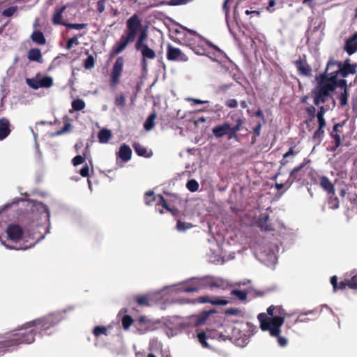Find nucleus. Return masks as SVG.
Instances as JSON below:
<instances>
[{
  "label": "nucleus",
  "mask_w": 357,
  "mask_h": 357,
  "mask_svg": "<svg viewBox=\"0 0 357 357\" xmlns=\"http://www.w3.org/2000/svg\"><path fill=\"white\" fill-rule=\"evenodd\" d=\"M73 310L69 306L62 311H59L40 319H35L24 324L22 328L6 333L0 337V353L10 351L12 347L20 344H31L34 342L35 336H43L47 331L58 324L63 318V313Z\"/></svg>",
  "instance_id": "f257e3e1"
},
{
  "label": "nucleus",
  "mask_w": 357,
  "mask_h": 357,
  "mask_svg": "<svg viewBox=\"0 0 357 357\" xmlns=\"http://www.w3.org/2000/svg\"><path fill=\"white\" fill-rule=\"evenodd\" d=\"M287 314L280 305H271L267 308V313H259L257 319L259 321V326L262 331H268L271 337L277 339L278 344L284 347L288 344L289 331L291 329V324L287 323L286 331L282 335L281 327L284 323Z\"/></svg>",
  "instance_id": "f03ea898"
},
{
  "label": "nucleus",
  "mask_w": 357,
  "mask_h": 357,
  "mask_svg": "<svg viewBox=\"0 0 357 357\" xmlns=\"http://www.w3.org/2000/svg\"><path fill=\"white\" fill-rule=\"evenodd\" d=\"M211 283L206 278H191L189 280L172 284L164 287L160 292L167 291L169 294H177L179 292H195L199 290L211 287Z\"/></svg>",
  "instance_id": "7ed1b4c3"
},
{
  "label": "nucleus",
  "mask_w": 357,
  "mask_h": 357,
  "mask_svg": "<svg viewBox=\"0 0 357 357\" xmlns=\"http://www.w3.org/2000/svg\"><path fill=\"white\" fill-rule=\"evenodd\" d=\"M210 231L213 234L211 239L208 241L210 245V253L208 259L212 263H222L223 261L222 244L223 243V234L221 227L215 224L209 225Z\"/></svg>",
  "instance_id": "20e7f679"
},
{
  "label": "nucleus",
  "mask_w": 357,
  "mask_h": 357,
  "mask_svg": "<svg viewBox=\"0 0 357 357\" xmlns=\"http://www.w3.org/2000/svg\"><path fill=\"white\" fill-rule=\"evenodd\" d=\"M188 31L186 36L188 39V45L197 54H206L211 53L212 51L216 52L218 54H221V50L213 45L211 43L204 38L195 31L184 28Z\"/></svg>",
  "instance_id": "39448f33"
},
{
  "label": "nucleus",
  "mask_w": 357,
  "mask_h": 357,
  "mask_svg": "<svg viewBox=\"0 0 357 357\" xmlns=\"http://www.w3.org/2000/svg\"><path fill=\"white\" fill-rule=\"evenodd\" d=\"M229 117L233 122L228 121L225 123V136L229 140H233L236 142H239L240 138L237 132L243 129V112L241 110L236 111L231 113Z\"/></svg>",
  "instance_id": "423d86ee"
},
{
  "label": "nucleus",
  "mask_w": 357,
  "mask_h": 357,
  "mask_svg": "<svg viewBox=\"0 0 357 357\" xmlns=\"http://www.w3.org/2000/svg\"><path fill=\"white\" fill-rule=\"evenodd\" d=\"M144 202L148 206L155 204V210L161 214L165 213V210L170 212L173 215H176L178 213V210L171 208L161 195H155L152 190L145 193Z\"/></svg>",
  "instance_id": "0eeeda50"
},
{
  "label": "nucleus",
  "mask_w": 357,
  "mask_h": 357,
  "mask_svg": "<svg viewBox=\"0 0 357 357\" xmlns=\"http://www.w3.org/2000/svg\"><path fill=\"white\" fill-rule=\"evenodd\" d=\"M328 71L326 69L323 73L317 76L315 79L317 82V91L329 96L330 93L335 91V85H334L335 76H333L332 72L328 73Z\"/></svg>",
  "instance_id": "6e6552de"
},
{
  "label": "nucleus",
  "mask_w": 357,
  "mask_h": 357,
  "mask_svg": "<svg viewBox=\"0 0 357 357\" xmlns=\"http://www.w3.org/2000/svg\"><path fill=\"white\" fill-rule=\"evenodd\" d=\"M310 162V160L305 159L304 161L298 166L293 168L289 172V177L287 180V188H289L294 183L304 184L306 174L305 166Z\"/></svg>",
  "instance_id": "1a4fd4ad"
},
{
  "label": "nucleus",
  "mask_w": 357,
  "mask_h": 357,
  "mask_svg": "<svg viewBox=\"0 0 357 357\" xmlns=\"http://www.w3.org/2000/svg\"><path fill=\"white\" fill-rule=\"evenodd\" d=\"M242 326H243L225 324V340L228 339L235 344L243 347L245 344L246 339L242 335Z\"/></svg>",
  "instance_id": "9d476101"
},
{
  "label": "nucleus",
  "mask_w": 357,
  "mask_h": 357,
  "mask_svg": "<svg viewBox=\"0 0 357 357\" xmlns=\"http://www.w3.org/2000/svg\"><path fill=\"white\" fill-rule=\"evenodd\" d=\"M334 66H337L338 69L333 72L337 73L342 77H346L349 74H355L356 73L357 64H350L349 59L344 61V64L340 61H336L333 59H331L327 63L326 70H329L330 68Z\"/></svg>",
  "instance_id": "9b49d317"
},
{
  "label": "nucleus",
  "mask_w": 357,
  "mask_h": 357,
  "mask_svg": "<svg viewBox=\"0 0 357 357\" xmlns=\"http://www.w3.org/2000/svg\"><path fill=\"white\" fill-rule=\"evenodd\" d=\"M26 83L30 88L37 90L40 88L49 89L52 87L54 81L52 77L38 73L32 78H26Z\"/></svg>",
  "instance_id": "f8f14e48"
},
{
  "label": "nucleus",
  "mask_w": 357,
  "mask_h": 357,
  "mask_svg": "<svg viewBox=\"0 0 357 357\" xmlns=\"http://www.w3.org/2000/svg\"><path fill=\"white\" fill-rule=\"evenodd\" d=\"M245 312L240 308H228L225 310V324L243 326Z\"/></svg>",
  "instance_id": "ddd939ff"
},
{
  "label": "nucleus",
  "mask_w": 357,
  "mask_h": 357,
  "mask_svg": "<svg viewBox=\"0 0 357 357\" xmlns=\"http://www.w3.org/2000/svg\"><path fill=\"white\" fill-rule=\"evenodd\" d=\"M141 28V20L137 14H134L126 22V30L124 34L134 40Z\"/></svg>",
  "instance_id": "4468645a"
},
{
  "label": "nucleus",
  "mask_w": 357,
  "mask_h": 357,
  "mask_svg": "<svg viewBox=\"0 0 357 357\" xmlns=\"http://www.w3.org/2000/svg\"><path fill=\"white\" fill-rule=\"evenodd\" d=\"M123 58L122 56L118 57L113 65L111 73L110 83L112 86H115L119 82V79L123 71Z\"/></svg>",
  "instance_id": "2eb2a0df"
},
{
  "label": "nucleus",
  "mask_w": 357,
  "mask_h": 357,
  "mask_svg": "<svg viewBox=\"0 0 357 357\" xmlns=\"http://www.w3.org/2000/svg\"><path fill=\"white\" fill-rule=\"evenodd\" d=\"M344 124V122L335 123L333 127L332 131L330 132V137L333 139L332 142L333 145L331 148V151H335L341 145L342 131L340 128H342Z\"/></svg>",
  "instance_id": "dca6fc26"
},
{
  "label": "nucleus",
  "mask_w": 357,
  "mask_h": 357,
  "mask_svg": "<svg viewBox=\"0 0 357 357\" xmlns=\"http://www.w3.org/2000/svg\"><path fill=\"white\" fill-rule=\"evenodd\" d=\"M137 51H139L142 59V65L144 70H146L147 68V59H154L156 56L155 52L153 50L149 47L147 45H143L141 47L135 48Z\"/></svg>",
  "instance_id": "f3484780"
},
{
  "label": "nucleus",
  "mask_w": 357,
  "mask_h": 357,
  "mask_svg": "<svg viewBox=\"0 0 357 357\" xmlns=\"http://www.w3.org/2000/svg\"><path fill=\"white\" fill-rule=\"evenodd\" d=\"M134 40L125 34L122 35L119 41H117L112 48L111 56H114L121 53L128 46V45Z\"/></svg>",
  "instance_id": "a211bd4d"
},
{
  "label": "nucleus",
  "mask_w": 357,
  "mask_h": 357,
  "mask_svg": "<svg viewBox=\"0 0 357 357\" xmlns=\"http://www.w3.org/2000/svg\"><path fill=\"white\" fill-rule=\"evenodd\" d=\"M67 6H63L61 7L56 6L54 8L52 14V22L54 25H63L66 26L67 22L63 19V12L66 9Z\"/></svg>",
  "instance_id": "6ab92c4d"
},
{
  "label": "nucleus",
  "mask_w": 357,
  "mask_h": 357,
  "mask_svg": "<svg viewBox=\"0 0 357 357\" xmlns=\"http://www.w3.org/2000/svg\"><path fill=\"white\" fill-rule=\"evenodd\" d=\"M257 225L264 231H273L275 230L273 225L269 222V215L261 213L257 221Z\"/></svg>",
  "instance_id": "aec40b11"
},
{
  "label": "nucleus",
  "mask_w": 357,
  "mask_h": 357,
  "mask_svg": "<svg viewBox=\"0 0 357 357\" xmlns=\"http://www.w3.org/2000/svg\"><path fill=\"white\" fill-rule=\"evenodd\" d=\"M294 65L300 75L305 77L312 76V68L306 61L299 59L294 61Z\"/></svg>",
  "instance_id": "412c9836"
},
{
  "label": "nucleus",
  "mask_w": 357,
  "mask_h": 357,
  "mask_svg": "<svg viewBox=\"0 0 357 357\" xmlns=\"http://www.w3.org/2000/svg\"><path fill=\"white\" fill-rule=\"evenodd\" d=\"M247 292L243 290L231 289L229 296H225V305L229 303L231 300L238 298L239 301H245L247 299Z\"/></svg>",
  "instance_id": "4be33fe9"
},
{
  "label": "nucleus",
  "mask_w": 357,
  "mask_h": 357,
  "mask_svg": "<svg viewBox=\"0 0 357 357\" xmlns=\"http://www.w3.org/2000/svg\"><path fill=\"white\" fill-rule=\"evenodd\" d=\"M167 56L169 60L186 61L187 58L181 51L171 46L168 47Z\"/></svg>",
  "instance_id": "5701e85b"
},
{
  "label": "nucleus",
  "mask_w": 357,
  "mask_h": 357,
  "mask_svg": "<svg viewBox=\"0 0 357 357\" xmlns=\"http://www.w3.org/2000/svg\"><path fill=\"white\" fill-rule=\"evenodd\" d=\"M134 328V333L139 334H144L150 330L144 317H141L135 321Z\"/></svg>",
  "instance_id": "b1692460"
},
{
  "label": "nucleus",
  "mask_w": 357,
  "mask_h": 357,
  "mask_svg": "<svg viewBox=\"0 0 357 357\" xmlns=\"http://www.w3.org/2000/svg\"><path fill=\"white\" fill-rule=\"evenodd\" d=\"M116 156L117 159L119 158L126 162L131 159L132 150L128 145L123 144L120 146L119 151L116 153Z\"/></svg>",
  "instance_id": "393cba45"
},
{
  "label": "nucleus",
  "mask_w": 357,
  "mask_h": 357,
  "mask_svg": "<svg viewBox=\"0 0 357 357\" xmlns=\"http://www.w3.org/2000/svg\"><path fill=\"white\" fill-rule=\"evenodd\" d=\"M320 186L326 191L329 195H335L334 185L326 176H321L319 178Z\"/></svg>",
  "instance_id": "a878e982"
},
{
  "label": "nucleus",
  "mask_w": 357,
  "mask_h": 357,
  "mask_svg": "<svg viewBox=\"0 0 357 357\" xmlns=\"http://www.w3.org/2000/svg\"><path fill=\"white\" fill-rule=\"evenodd\" d=\"M10 132V122L6 118L0 119V141L6 138Z\"/></svg>",
  "instance_id": "bb28decb"
},
{
  "label": "nucleus",
  "mask_w": 357,
  "mask_h": 357,
  "mask_svg": "<svg viewBox=\"0 0 357 357\" xmlns=\"http://www.w3.org/2000/svg\"><path fill=\"white\" fill-rule=\"evenodd\" d=\"M346 276L350 278H345L347 287L353 290H357V272L356 270L351 271L349 273H347Z\"/></svg>",
  "instance_id": "cd10ccee"
},
{
  "label": "nucleus",
  "mask_w": 357,
  "mask_h": 357,
  "mask_svg": "<svg viewBox=\"0 0 357 357\" xmlns=\"http://www.w3.org/2000/svg\"><path fill=\"white\" fill-rule=\"evenodd\" d=\"M27 58L31 61L43 63V56L41 51L38 48L30 49L27 54Z\"/></svg>",
  "instance_id": "c85d7f7f"
},
{
  "label": "nucleus",
  "mask_w": 357,
  "mask_h": 357,
  "mask_svg": "<svg viewBox=\"0 0 357 357\" xmlns=\"http://www.w3.org/2000/svg\"><path fill=\"white\" fill-rule=\"evenodd\" d=\"M214 313H215V311L211 310L208 312H204L198 317H195V325L200 326L205 323L206 320H211V317Z\"/></svg>",
  "instance_id": "c756f323"
},
{
  "label": "nucleus",
  "mask_w": 357,
  "mask_h": 357,
  "mask_svg": "<svg viewBox=\"0 0 357 357\" xmlns=\"http://www.w3.org/2000/svg\"><path fill=\"white\" fill-rule=\"evenodd\" d=\"M112 135L109 130L107 128H102L98 132V141L102 144L107 143L109 140L112 138Z\"/></svg>",
  "instance_id": "7c9ffc66"
},
{
  "label": "nucleus",
  "mask_w": 357,
  "mask_h": 357,
  "mask_svg": "<svg viewBox=\"0 0 357 357\" xmlns=\"http://www.w3.org/2000/svg\"><path fill=\"white\" fill-rule=\"evenodd\" d=\"M32 41L38 45H43L46 43L44 34L40 31H34L31 35Z\"/></svg>",
  "instance_id": "2f4dec72"
},
{
  "label": "nucleus",
  "mask_w": 357,
  "mask_h": 357,
  "mask_svg": "<svg viewBox=\"0 0 357 357\" xmlns=\"http://www.w3.org/2000/svg\"><path fill=\"white\" fill-rule=\"evenodd\" d=\"M324 128L318 127V128L314 131L312 137L313 142L317 145L320 144L324 139Z\"/></svg>",
  "instance_id": "473e14b6"
},
{
  "label": "nucleus",
  "mask_w": 357,
  "mask_h": 357,
  "mask_svg": "<svg viewBox=\"0 0 357 357\" xmlns=\"http://www.w3.org/2000/svg\"><path fill=\"white\" fill-rule=\"evenodd\" d=\"M133 148L135 151L139 155V156H144L145 158H149L151 157V154L147 152V149L144 146L141 145L139 143H135L133 144Z\"/></svg>",
  "instance_id": "72a5a7b5"
},
{
  "label": "nucleus",
  "mask_w": 357,
  "mask_h": 357,
  "mask_svg": "<svg viewBox=\"0 0 357 357\" xmlns=\"http://www.w3.org/2000/svg\"><path fill=\"white\" fill-rule=\"evenodd\" d=\"M344 50L349 55L354 54L357 51V41L348 39L346 41Z\"/></svg>",
  "instance_id": "f704fd0d"
},
{
  "label": "nucleus",
  "mask_w": 357,
  "mask_h": 357,
  "mask_svg": "<svg viewBox=\"0 0 357 357\" xmlns=\"http://www.w3.org/2000/svg\"><path fill=\"white\" fill-rule=\"evenodd\" d=\"M314 94V103L315 105H319L321 102L324 103L327 100L328 96L321 93L318 91H313Z\"/></svg>",
  "instance_id": "c9c22d12"
},
{
  "label": "nucleus",
  "mask_w": 357,
  "mask_h": 357,
  "mask_svg": "<svg viewBox=\"0 0 357 357\" xmlns=\"http://www.w3.org/2000/svg\"><path fill=\"white\" fill-rule=\"evenodd\" d=\"M155 118H156V114L153 113L145 121V122L144 123V128L146 131H150L153 128L154 125H155L154 121H155Z\"/></svg>",
  "instance_id": "e433bc0d"
},
{
  "label": "nucleus",
  "mask_w": 357,
  "mask_h": 357,
  "mask_svg": "<svg viewBox=\"0 0 357 357\" xmlns=\"http://www.w3.org/2000/svg\"><path fill=\"white\" fill-rule=\"evenodd\" d=\"M136 302L142 306H149L151 305V298L149 295H140L135 297Z\"/></svg>",
  "instance_id": "4c0bfd02"
},
{
  "label": "nucleus",
  "mask_w": 357,
  "mask_h": 357,
  "mask_svg": "<svg viewBox=\"0 0 357 357\" xmlns=\"http://www.w3.org/2000/svg\"><path fill=\"white\" fill-rule=\"evenodd\" d=\"M332 75H333V76H335V80H334V85H335V89L337 87L342 88L344 90L347 89V81L345 79H338L337 77L339 76V75L337 73L332 72Z\"/></svg>",
  "instance_id": "58836bf2"
},
{
  "label": "nucleus",
  "mask_w": 357,
  "mask_h": 357,
  "mask_svg": "<svg viewBox=\"0 0 357 357\" xmlns=\"http://www.w3.org/2000/svg\"><path fill=\"white\" fill-rule=\"evenodd\" d=\"M294 148L291 147L289 151L283 155V158L280 161V168L285 166L288 163L287 158L290 156H295L297 152L294 151Z\"/></svg>",
  "instance_id": "ea45409f"
},
{
  "label": "nucleus",
  "mask_w": 357,
  "mask_h": 357,
  "mask_svg": "<svg viewBox=\"0 0 357 357\" xmlns=\"http://www.w3.org/2000/svg\"><path fill=\"white\" fill-rule=\"evenodd\" d=\"M72 108L75 111H81L85 107V102L82 99H76L72 102Z\"/></svg>",
  "instance_id": "a19ab883"
},
{
  "label": "nucleus",
  "mask_w": 357,
  "mask_h": 357,
  "mask_svg": "<svg viewBox=\"0 0 357 357\" xmlns=\"http://www.w3.org/2000/svg\"><path fill=\"white\" fill-rule=\"evenodd\" d=\"M134 323L132 318L129 315H124L122 318V326L126 331Z\"/></svg>",
  "instance_id": "79ce46f5"
},
{
  "label": "nucleus",
  "mask_w": 357,
  "mask_h": 357,
  "mask_svg": "<svg viewBox=\"0 0 357 357\" xmlns=\"http://www.w3.org/2000/svg\"><path fill=\"white\" fill-rule=\"evenodd\" d=\"M93 333L96 337H99L101 335H107V328L105 326H97L93 328Z\"/></svg>",
  "instance_id": "37998d69"
},
{
  "label": "nucleus",
  "mask_w": 357,
  "mask_h": 357,
  "mask_svg": "<svg viewBox=\"0 0 357 357\" xmlns=\"http://www.w3.org/2000/svg\"><path fill=\"white\" fill-rule=\"evenodd\" d=\"M115 105L119 107H123L126 105V96L123 93L116 96L114 100Z\"/></svg>",
  "instance_id": "c03bdc74"
},
{
  "label": "nucleus",
  "mask_w": 357,
  "mask_h": 357,
  "mask_svg": "<svg viewBox=\"0 0 357 357\" xmlns=\"http://www.w3.org/2000/svg\"><path fill=\"white\" fill-rule=\"evenodd\" d=\"M328 204L330 208L336 209L339 207V199L334 195H331Z\"/></svg>",
  "instance_id": "a18cd8bd"
},
{
  "label": "nucleus",
  "mask_w": 357,
  "mask_h": 357,
  "mask_svg": "<svg viewBox=\"0 0 357 357\" xmlns=\"http://www.w3.org/2000/svg\"><path fill=\"white\" fill-rule=\"evenodd\" d=\"M192 227V224L178 220L176 224V229L179 231H185Z\"/></svg>",
  "instance_id": "49530a36"
},
{
  "label": "nucleus",
  "mask_w": 357,
  "mask_h": 357,
  "mask_svg": "<svg viewBox=\"0 0 357 357\" xmlns=\"http://www.w3.org/2000/svg\"><path fill=\"white\" fill-rule=\"evenodd\" d=\"M146 37L147 36L146 33H141L135 43V48L141 47L142 46L146 45V43H145Z\"/></svg>",
  "instance_id": "de8ad7c7"
},
{
  "label": "nucleus",
  "mask_w": 357,
  "mask_h": 357,
  "mask_svg": "<svg viewBox=\"0 0 357 357\" xmlns=\"http://www.w3.org/2000/svg\"><path fill=\"white\" fill-rule=\"evenodd\" d=\"M186 187L190 192H196L199 188V183L195 180L192 179L188 181Z\"/></svg>",
  "instance_id": "09e8293b"
},
{
  "label": "nucleus",
  "mask_w": 357,
  "mask_h": 357,
  "mask_svg": "<svg viewBox=\"0 0 357 357\" xmlns=\"http://www.w3.org/2000/svg\"><path fill=\"white\" fill-rule=\"evenodd\" d=\"M348 93L347 89H344V91L340 94L339 97L340 105L341 107H344L347 104L348 101Z\"/></svg>",
  "instance_id": "8fccbe9b"
},
{
  "label": "nucleus",
  "mask_w": 357,
  "mask_h": 357,
  "mask_svg": "<svg viewBox=\"0 0 357 357\" xmlns=\"http://www.w3.org/2000/svg\"><path fill=\"white\" fill-rule=\"evenodd\" d=\"M87 26V24L82 23V24H73V23H68L67 22L66 24V27L68 29H75L77 30H81L84 28H86Z\"/></svg>",
  "instance_id": "3c124183"
},
{
  "label": "nucleus",
  "mask_w": 357,
  "mask_h": 357,
  "mask_svg": "<svg viewBox=\"0 0 357 357\" xmlns=\"http://www.w3.org/2000/svg\"><path fill=\"white\" fill-rule=\"evenodd\" d=\"M17 10V6H10L2 12V15L5 17H11L13 16Z\"/></svg>",
  "instance_id": "603ef678"
},
{
  "label": "nucleus",
  "mask_w": 357,
  "mask_h": 357,
  "mask_svg": "<svg viewBox=\"0 0 357 357\" xmlns=\"http://www.w3.org/2000/svg\"><path fill=\"white\" fill-rule=\"evenodd\" d=\"M95 61L92 55L88 56L84 61V68L86 69L92 68L94 66Z\"/></svg>",
  "instance_id": "864d4df0"
},
{
  "label": "nucleus",
  "mask_w": 357,
  "mask_h": 357,
  "mask_svg": "<svg viewBox=\"0 0 357 357\" xmlns=\"http://www.w3.org/2000/svg\"><path fill=\"white\" fill-rule=\"evenodd\" d=\"M197 337L199 340V342L202 344V347H208V344L206 341V333L204 332H201L197 335Z\"/></svg>",
  "instance_id": "5fc2aeb1"
},
{
  "label": "nucleus",
  "mask_w": 357,
  "mask_h": 357,
  "mask_svg": "<svg viewBox=\"0 0 357 357\" xmlns=\"http://www.w3.org/2000/svg\"><path fill=\"white\" fill-rule=\"evenodd\" d=\"M150 347L151 349H161L162 344L158 340L153 339L150 342Z\"/></svg>",
  "instance_id": "6e6d98bb"
},
{
  "label": "nucleus",
  "mask_w": 357,
  "mask_h": 357,
  "mask_svg": "<svg viewBox=\"0 0 357 357\" xmlns=\"http://www.w3.org/2000/svg\"><path fill=\"white\" fill-rule=\"evenodd\" d=\"M84 161V157H83L80 155H78L75 156V158H73L72 162L74 166H77V165L83 163Z\"/></svg>",
  "instance_id": "4d7b16f0"
},
{
  "label": "nucleus",
  "mask_w": 357,
  "mask_h": 357,
  "mask_svg": "<svg viewBox=\"0 0 357 357\" xmlns=\"http://www.w3.org/2000/svg\"><path fill=\"white\" fill-rule=\"evenodd\" d=\"M213 132L218 137L223 136V126H219L214 128L213 129Z\"/></svg>",
  "instance_id": "13d9d810"
},
{
  "label": "nucleus",
  "mask_w": 357,
  "mask_h": 357,
  "mask_svg": "<svg viewBox=\"0 0 357 357\" xmlns=\"http://www.w3.org/2000/svg\"><path fill=\"white\" fill-rule=\"evenodd\" d=\"M77 43H78L77 38L76 36H74L68 40V43L66 45V49L69 50L73 47L74 44H77Z\"/></svg>",
  "instance_id": "bf43d9fd"
},
{
  "label": "nucleus",
  "mask_w": 357,
  "mask_h": 357,
  "mask_svg": "<svg viewBox=\"0 0 357 357\" xmlns=\"http://www.w3.org/2000/svg\"><path fill=\"white\" fill-rule=\"evenodd\" d=\"M190 0H170L168 3L169 6H178L187 3Z\"/></svg>",
  "instance_id": "052dcab7"
},
{
  "label": "nucleus",
  "mask_w": 357,
  "mask_h": 357,
  "mask_svg": "<svg viewBox=\"0 0 357 357\" xmlns=\"http://www.w3.org/2000/svg\"><path fill=\"white\" fill-rule=\"evenodd\" d=\"M305 111L312 119L314 118L316 109L314 106L311 105L310 107H306Z\"/></svg>",
  "instance_id": "680f3d73"
},
{
  "label": "nucleus",
  "mask_w": 357,
  "mask_h": 357,
  "mask_svg": "<svg viewBox=\"0 0 357 357\" xmlns=\"http://www.w3.org/2000/svg\"><path fill=\"white\" fill-rule=\"evenodd\" d=\"M105 9V3L104 0H100L97 2V10L98 11L101 13H102Z\"/></svg>",
  "instance_id": "e2e57ef3"
},
{
  "label": "nucleus",
  "mask_w": 357,
  "mask_h": 357,
  "mask_svg": "<svg viewBox=\"0 0 357 357\" xmlns=\"http://www.w3.org/2000/svg\"><path fill=\"white\" fill-rule=\"evenodd\" d=\"M331 284H332L333 286V291H336L337 290V277L336 275H334V276H332L331 278Z\"/></svg>",
  "instance_id": "0e129e2a"
},
{
  "label": "nucleus",
  "mask_w": 357,
  "mask_h": 357,
  "mask_svg": "<svg viewBox=\"0 0 357 357\" xmlns=\"http://www.w3.org/2000/svg\"><path fill=\"white\" fill-rule=\"evenodd\" d=\"M89 168L87 165H84L81 169H80V174L83 177H86L89 176Z\"/></svg>",
  "instance_id": "69168bd1"
},
{
  "label": "nucleus",
  "mask_w": 357,
  "mask_h": 357,
  "mask_svg": "<svg viewBox=\"0 0 357 357\" xmlns=\"http://www.w3.org/2000/svg\"><path fill=\"white\" fill-rule=\"evenodd\" d=\"M261 123L258 122L256 126L253 128V132L256 136H259L261 134Z\"/></svg>",
  "instance_id": "338daca9"
},
{
  "label": "nucleus",
  "mask_w": 357,
  "mask_h": 357,
  "mask_svg": "<svg viewBox=\"0 0 357 357\" xmlns=\"http://www.w3.org/2000/svg\"><path fill=\"white\" fill-rule=\"evenodd\" d=\"M275 5V0H269L268 5L266 7V10L269 13H273L275 9L273 8V7Z\"/></svg>",
  "instance_id": "774afa93"
}]
</instances>
